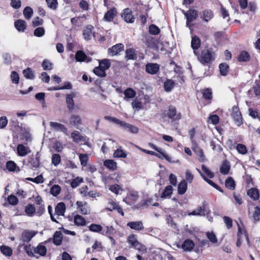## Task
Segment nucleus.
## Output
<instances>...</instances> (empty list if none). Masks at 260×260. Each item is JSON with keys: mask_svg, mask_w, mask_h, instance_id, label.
Returning a JSON list of instances; mask_svg holds the SVG:
<instances>
[{"mask_svg": "<svg viewBox=\"0 0 260 260\" xmlns=\"http://www.w3.org/2000/svg\"><path fill=\"white\" fill-rule=\"evenodd\" d=\"M214 56L211 49H205L201 51L199 59L202 63H208L214 59Z\"/></svg>", "mask_w": 260, "mask_h": 260, "instance_id": "nucleus-1", "label": "nucleus"}, {"mask_svg": "<svg viewBox=\"0 0 260 260\" xmlns=\"http://www.w3.org/2000/svg\"><path fill=\"white\" fill-rule=\"evenodd\" d=\"M183 13L186 18V25L190 28L191 25L190 23L197 18L198 16V11L194 9H190L186 12L183 11Z\"/></svg>", "mask_w": 260, "mask_h": 260, "instance_id": "nucleus-2", "label": "nucleus"}, {"mask_svg": "<svg viewBox=\"0 0 260 260\" xmlns=\"http://www.w3.org/2000/svg\"><path fill=\"white\" fill-rule=\"evenodd\" d=\"M232 116L237 126H239L243 123L242 115L237 107L234 106L233 107Z\"/></svg>", "mask_w": 260, "mask_h": 260, "instance_id": "nucleus-3", "label": "nucleus"}, {"mask_svg": "<svg viewBox=\"0 0 260 260\" xmlns=\"http://www.w3.org/2000/svg\"><path fill=\"white\" fill-rule=\"evenodd\" d=\"M37 234L36 231L25 230L22 233L20 240L24 243H28Z\"/></svg>", "mask_w": 260, "mask_h": 260, "instance_id": "nucleus-4", "label": "nucleus"}, {"mask_svg": "<svg viewBox=\"0 0 260 260\" xmlns=\"http://www.w3.org/2000/svg\"><path fill=\"white\" fill-rule=\"evenodd\" d=\"M69 124L71 126L78 128L82 124V119L79 115L73 114L69 118Z\"/></svg>", "mask_w": 260, "mask_h": 260, "instance_id": "nucleus-5", "label": "nucleus"}, {"mask_svg": "<svg viewBox=\"0 0 260 260\" xmlns=\"http://www.w3.org/2000/svg\"><path fill=\"white\" fill-rule=\"evenodd\" d=\"M76 205L77 206V209L79 210L81 214L83 215H87L90 213V208L88 206L87 202L77 201L76 203Z\"/></svg>", "mask_w": 260, "mask_h": 260, "instance_id": "nucleus-6", "label": "nucleus"}, {"mask_svg": "<svg viewBox=\"0 0 260 260\" xmlns=\"http://www.w3.org/2000/svg\"><path fill=\"white\" fill-rule=\"evenodd\" d=\"M168 117L173 121H178L181 118L180 113H177L174 107H170L167 112Z\"/></svg>", "mask_w": 260, "mask_h": 260, "instance_id": "nucleus-7", "label": "nucleus"}, {"mask_svg": "<svg viewBox=\"0 0 260 260\" xmlns=\"http://www.w3.org/2000/svg\"><path fill=\"white\" fill-rule=\"evenodd\" d=\"M108 207L106 208V209L109 211H112L114 210H116L119 213H120L121 215H124V212L122 211V209L119 207V206L112 199H109Z\"/></svg>", "mask_w": 260, "mask_h": 260, "instance_id": "nucleus-8", "label": "nucleus"}, {"mask_svg": "<svg viewBox=\"0 0 260 260\" xmlns=\"http://www.w3.org/2000/svg\"><path fill=\"white\" fill-rule=\"evenodd\" d=\"M93 29L94 27L92 25H88L84 28L83 36L85 40H90L94 36V33L93 31Z\"/></svg>", "mask_w": 260, "mask_h": 260, "instance_id": "nucleus-9", "label": "nucleus"}, {"mask_svg": "<svg viewBox=\"0 0 260 260\" xmlns=\"http://www.w3.org/2000/svg\"><path fill=\"white\" fill-rule=\"evenodd\" d=\"M123 50L124 45L121 43H119L110 48L108 50V52L109 55L113 56L117 55L119 52Z\"/></svg>", "mask_w": 260, "mask_h": 260, "instance_id": "nucleus-10", "label": "nucleus"}, {"mask_svg": "<svg viewBox=\"0 0 260 260\" xmlns=\"http://www.w3.org/2000/svg\"><path fill=\"white\" fill-rule=\"evenodd\" d=\"M209 211L206 209V206L203 204L202 206L199 207L197 210H194L192 212L188 213L189 216H205L208 214Z\"/></svg>", "mask_w": 260, "mask_h": 260, "instance_id": "nucleus-11", "label": "nucleus"}, {"mask_svg": "<svg viewBox=\"0 0 260 260\" xmlns=\"http://www.w3.org/2000/svg\"><path fill=\"white\" fill-rule=\"evenodd\" d=\"M121 17L126 22L133 23L134 22L135 18L132 15V11L129 9H125L123 11Z\"/></svg>", "mask_w": 260, "mask_h": 260, "instance_id": "nucleus-12", "label": "nucleus"}, {"mask_svg": "<svg viewBox=\"0 0 260 260\" xmlns=\"http://www.w3.org/2000/svg\"><path fill=\"white\" fill-rule=\"evenodd\" d=\"M127 242L131 246L137 249H140L141 248V244L137 240V236L134 234H131L128 237Z\"/></svg>", "mask_w": 260, "mask_h": 260, "instance_id": "nucleus-13", "label": "nucleus"}, {"mask_svg": "<svg viewBox=\"0 0 260 260\" xmlns=\"http://www.w3.org/2000/svg\"><path fill=\"white\" fill-rule=\"evenodd\" d=\"M50 126L54 131L57 132H61L66 133L68 132V128L62 124L56 122H50Z\"/></svg>", "mask_w": 260, "mask_h": 260, "instance_id": "nucleus-14", "label": "nucleus"}, {"mask_svg": "<svg viewBox=\"0 0 260 260\" xmlns=\"http://www.w3.org/2000/svg\"><path fill=\"white\" fill-rule=\"evenodd\" d=\"M159 70V65L157 63H148L146 65V71L148 73L154 75Z\"/></svg>", "mask_w": 260, "mask_h": 260, "instance_id": "nucleus-15", "label": "nucleus"}, {"mask_svg": "<svg viewBox=\"0 0 260 260\" xmlns=\"http://www.w3.org/2000/svg\"><path fill=\"white\" fill-rule=\"evenodd\" d=\"M18 155L20 156H25L30 153L31 150L28 147H25L23 144H19L17 147Z\"/></svg>", "mask_w": 260, "mask_h": 260, "instance_id": "nucleus-16", "label": "nucleus"}, {"mask_svg": "<svg viewBox=\"0 0 260 260\" xmlns=\"http://www.w3.org/2000/svg\"><path fill=\"white\" fill-rule=\"evenodd\" d=\"M200 17L205 22H209L213 17V13L211 10H205L200 13Z\"/></svg>", "mask_w": 260, "mask_h": 260, "instance_id": "nucleus-17", "label": "nucleus"}, {"mask_svg": "<svg viewBox=\"0 0 260 260\" xmlns=\"http://www.w3.org/2000/svg\"><path fill=\"white\" fill-rule=\"evenodd\" d=\"M243 234L245 235V238H246V241L247 242V244L250 247V242H249V238H248L247 234L245 232V231L244 230H243L240 227V226L239 225H238V240L236 243V245L238 247H240L241 246V243H242L241 236V235H242Z\"/></svg>", "mask_w": 260, "mask_h": 260, "instance_id": "nucleus-18", "label": "nucleus"}, {"mask_svg": "<svg viewBox=\"0 0 260 260\" xmlns=\"http://www.w3.org/2000/svg\"><path fill=\"white\" fill-rule=\"evenodd\" d=\"M66 209V205L64 203L60 202L57 204L55 209V215H57V218H58L59 216L64 215Z\"/></svg>", "mask_w": 260, "mask_h": 260, "instance_id": "nucleus-19", "label": "nucleus"}, {"mask_svg": "<svg viewBox=\"0 0 260 260\" xmlns=\"http://www.w3.org/2000/svg\"><path fill=\"white\" fill-rule=\"evenodd\" d=\"M127 226L136 231H141L144 229L142 221L129 222L127 223Z\"/></svg>", "mask_w": 260, "mask_h": 260, "instance_id": "nucleus-20", "label": "nucleus"}, {"mask_svg": "<svg viewBox=\"0 0 260 260\" xmlns=\"http://www.w3.org/2000/svg\"><path fill=\"white\" fill-rule=\"evenodd\" d=\"M192 149L199 157V160L200 161H204L205 157L204 155L203 151L197 145L196 142L192 143Z\"/></svg>", "mask_w": 260, "mask_h": 260, "instance_id": "nucleus-21", "label": "nucleus"}, {"mask_svg": "<svg viewBox=\"0 0 260 260\" xmlns=\"http://www.w3.org/2000/svg\"><path fill=\"white\" fill-rule=\"evenodd\" d=\"M40 155L39 152L36 154V157H30L28 162L30 164L32 169H35L39 168L40 166Z\"/></svg>", "mask_w": 260, "mask_h": 260, "instance_id": "nucleus-22", "label": "nucleus"}, {"mask_svg": "<svg viewBox=\"0 0 260 260\" xmlns=\"http://www.w3.org/2000/svg\"><path fill=\"white\" fill-rule=\"evenodd\" d=\"M14 26L18 31L23 32L26 29V23L24 20L18 19L15 21Z\"/></svg>", "mask_w": 260, "mask_h": 260, "instance_id": "nucleus-23", "label": "nucleus"}, {"mask_svg": "<svg viewBox=\"0 0 260 260\" xmlns=\"http://www.w3.org/2000/svg\"><path fill=\"white\" fill-rule=\"evenodd\" d=\"M67 107L68 110L72 112L75 109V103L73 100V95L72 94H68L66 96Z\"/></svg>", "mask_w": 260, "mask_h": 260, "instance_id": "nucleus-24", "label": "nucleus"}, {"mask_svg": "<svg viewBox=\"0 0 260 260\" xmlns=\"http://www.w3.org/2000/svg\"><path fill=\"white\" fill-rule=\"evenodd\" d=\"M201 46V40L200 38L194 36L192 38L191 42V48L193 49V53L195 54H197L196 53V50L199 49Z\"/></svg>", "mask_w": 260, "mask_h": 260, "instance_id": "nucleus-25", "label": "nucleus"}, {"mask_svg": "<svg viewBox=\"0 0 260 260\" xmlns=\"http://www.w3.org/2000/svg\"><path fill=\"white\" fill-rule=\"evenodd\" d=\"M137 58V56L135 49L128 48L126 50L125 56L126 60H136Z\"/></svg>", "mask_w": 260, "mask_h": 260, "instance_id": "nucleus-26", "label": "nucleus"}, {"mask_svg": "<svg viewBox=\"0 0 260 260\" xmlns=\"http://www.w3.org/2000/svg\"><path fill=\"white\" fill-rule=\"evenodd\" d=\"M35 253L39 254L41 256H45L47 252V248L43 245V243H40L34 248Z\"/></svg>", "mask_w": 260, "mask_h": 260, "instance_id": "nucleus-27", "label": "nucleus"}, {"mask_svg": "<svg viewBox=\"0 0 260 260\" xmlns=\"http://www.w3.org/2000/svg\"><path fill=\"white\" fill-rule=\"evenodd\" d=\"M121 127L133 134H137L139 129L137 127L123 121Z\"/></svg>", "mask_w": 260, "mask_h": 260, "instance_id": "nucleus-28", "label": "nucleus"}, {"mask_svg": "<svg viewBox=\"0 0 260 260\" xmlns=\"http://www.w3.org/2000/svg\"><path fill=\"white\" fill-rule=\"evenodd\" d=\"M117 12L115 8L111 9L104 15V19L107 21H111L116 16Z\"/></svg>", "mask_w": 260, "mask_h": 260, "instance_id": "nucleus-29", "label": "nucleus"}, {"mask_svg": "<svg viewBox=\"0 0 260 260\" xmlns=\"http://www.w3.org/2000/svg\"><path fill=\"white\" fill-rule=\"evenodd\" d=\"M104 165L107 169L112 171H114L117 169V163L112 159L105 160L104 162Z\"/></svg>", "mask_w": 260, "mask_h": 260, "instance_id": "nucleus-30", "label": "nucleus"}, {"mask_svg": "<svg viewBox=\"0 0 260 260\" xmlns=\"http://www.w3.org/2000/svg\"><path fill=\"white\" fill-rule=\"evenodd\" d=\"M62 240V234L60 231H56L53 235V243L56 245H60Z\"/></svg>", "mask_w": 260, "mask_h": 260, "instance_id": "nucleus-31", "label": "nucleus"}, {"mask_svg": "<svg viewBox=\"0 0 260 260\" xmlns=\"http://www.w3.org/2000/svg\"><path fill=\"white\" fill-rule=\"evenodd\" d=\"M124 94V99L128 100L129 99L134 98L136 95V91L132 88H126L123 92Z\"/></svg>", "mask_w": 260, "mask_h": 260, "instance_id": "nucleus-32", "label": "nucleus"}, {"mask_svg": "<svg viewBox=\"0 0 260 260\" xmlns=\"http://www.w3.org/2000/svg\"><path fill=\"white\" fill-rule=\"evenodd\" d=\"M194 246V243L190 240H186L182 245V248L184 251H191Z\"/></svg>", "mask_w": 260, "mask_h": 260, "instance_id": "nucleus-33", "label": "nucleus"}, {"mask_svg": "<svg viewBox=\"0 0 260 260\" xmlns=\"http://www.w3.org/2000/svg\"><path fill=\"white\" fill-rule=\"evenodd\" d=\"M126 156V152L123 150L121 146L118 147V148L114 151L113 154L114 157L125 158Z\"/></svg>", "mask_w": 260, "mask_h": 260, "instance_id": "nucleus-34", "label": "nucleus"}, {"mask_svg": "<svg viewBox=\"0 0 260 260\" xmlns=\"http://www.w3.org/2000/svg\"><path fill=\"white\" fill-rule=\"evenodd\" d=\"M187 184L186 181L182 180L178 184V192L180 194H183L186 191Z\"/></svg>", "mask_w": 260, "mask_h": 260, "instance_id": "nucleus-35", "label": "nucleus"}, {"mask_svg": "<svg viewBox=\"0 0 260 260\" xmlns=\"http://www.w3.org/2000/svg\"><path fill=\"white\" fill-rule=\"evenodd\" d=\"M74 222L77 226H84L86 223L85 218L80 215H76L74 217Z\"/></svg>", "mask_w": 260, "mask_h": 260, "instance_id": "nucleus-36", "label": "nucleus"}, {"mask_svg": "<svg viewBox=\"0 0 260 260\" xmlns=\"http://www.w3.org/2000/svg\"><path fill=\"white\" fill-rule=\"evenodd\" d=\"M247 194L253 200H257L259 198L258 191L256 188H251L247 191Z\"/></svg>", "mask_w": 260, "mask_h": 260, "instance_id": "nucleus-37", "label": "nucleus"}, {"mask_svg": "<svg viewBox=\"0 0 260 260\" xmlns=\"http://www.w3.org/2000/svg\"><path fill=\"white\" fill-rule=\"evenodd\" d=\"M35 212L36 209L35 206L32 204H28L25 208V212L28 216H33Z\"/></svg>", "mask_w": 260, "mask_h": 260, "instance_id": "nucleus-38", "label": "nucleus"}, {"mask_svg": "<svg viewBox=\"0 0 260 260\" xmlns=\"http://www.w3.org/2000/svg\"><path fill=\"white\" fill-rule=\"evenodd\" d=\"M175 82L171 79L167 80L164 83V89L167 92H170L174 88Z\"/></svg>", "mask_w": 260, "mask_h": 260, "instance_id": "nucleus-39", "label": "nucleus"}, {"mask_svg": "<svg viewBox=\"0 0 260 260\" xmlns=\"http://www.w3.org/2000/svg\"><path fill=\"white\" fill-rule=\"evenodd\" d=\"M104 119L110 122L115 123V124L118 125L119 126H120V127H121L122 123L124 121L120 120L116 117H111V116H105Z\"/></svg>", "mask_w": 260, "mask_h": 260, "instance_id": "nucleus-40", "label": "nucleus"}, {"mask_svg": "<svg viewBox=\"0 0 260 260\" xmlns=\"http://www.w3.org/2000/svg\"><path fill=\"white\" fill-rule=\"evenodd\" d=\"M230 170V166L229 163L226 160L224 161L220 167V172L224 175H226L229 173Z\"/></svg>", "mask_w": 260, "mask_h": 260, "instance_id": "nucleus-41", "label": "nucleus"}, {"mask_svg": "<svg viewBox=\"0 0 260 260\" xmlns=\"http://www.w3.org/2000/svg\"><path fill=\"white\" fill-rule=\"evenodd\" d=\"M158 153H156V155H155V156L160 158L163 159L165 158L168 161L171 162H173L172 161L171 157L168 155L166 153L165 151L162 150V149L160 151H157Z\"/></svg>", "mask_w": 260, "mask_h": 260, "instance_id": "nucleus-42", "label": "nucleus"}, {"mask_svg": "<svg viewBox=\"0 0 260 260\" xmlns=\"http://www.w3.org/2000/svg\"><path fill=\"white\" fill-rule=\"evenodd\" d=\"M71 137L73 141L76 143H79L83 139V137L78 131H75L71 134Z\"/></svg>", "mask_w": 260, "mask_h": 260, "instance_id": "nucleus-43", "label": "nucleus"}, {"mask_svg": "<svg viewBox=\"0 0 260 260\" xmlns=\"http://www.w3.org/2000/svg\"><path fill=\"white\" fill-rule=\"evenodd\" d=\"M23 14L25 19L29 20L33 15V10L30 7H26L23 11Z\"/></svg>", "mask_w": 260, "mask_h": 260, "instance_id": "nucleus-44", "label": "nucleus"}, {"mask_svg": "<svg viewBox=\"0 0 260 260\" xmlns=\"http://www.w3.org/2000/svg\"><path fill=\"white\" fill-rule=\"evenodd\" d=\"M87 58L86 54L82 51H78L76 53L75 59L77 61H86Z\"/></svg>", "mask_w": 260, "mask_h": 260, "instance_id": "nucleus-45", "label": "nucleus"}, {"mask_svg": "<svg viewBox=\"0 0 260 260\" xmlns=\"http://www.w3.org/2000/svg\"><path fill=\"white\" fill-rule=\"evenodd\" d=\"M173 187L171 185H168L166 187L165 190L161 194V198H165L170 197L172 193Z\"/></svg>", "mask_w": 260, "mask_h": 260, "instance_id": "nucleus-46", "label": "nucleus"}, {"mask_svg": "<svg viewBox=\"0 0 260 260\" xmlns=\"http://www.w3.org/2000/svg\"><path fill=\"white\" fill-rule=\"evenodd\" d=\"M250 55L248 53L245 51H242L238 56L239 61H247L249 60Z\"/></svg>", "mask_w": 260, "mask_h": 260, "instance_id": "nucleus-47", "label": "nucleus"}, {"mask_svg": "<svg viewBox=\"0 0 260 260\" xmlns=\"http://www.w3.org/2000/svg\"><path fill=\"white\" fill-rule=\"evenodd\" d=\"M197 170L198 171V172L200 173V174L201 175V176L202 177V178L208 183H209L210 185H211L212 186H213V187L216 188L217 189L219 190V191H221L222 192V190L219 189V187L216 184H215L213 181H212L211 180L207 179L206 176L204 175V174L198 169H197Z\"/></svg>", "mask_w": 260, "mask_h": 260, "instance_id": "nucleus-48", "label": "nucleus"}, {"mask_svg": "<svg viewBox=\"0 0 260 260\" xmlns=\"http://www.w3.org/2000/svg\"><path fill=\"white\" fill-rule=\"evenodd\" d=\"M111 65L110 61L108 59H104L102 60L99 62V66L103 69L105 71L106 70L108 69Z\"/></svg>", "mask_w": 260, "mask_h": 260, "instance_id": "nucleus-49", "label": "nucleus"}, {"mask_svg": "<svg viewBox=\"0 0 260 260\" xmlns=\"http://www.w3.org/2000/svg\"><path fill=\"white\" fill-rule=\"evenodd\" d=\"M132 106L133 109H135L138 111L142 109L143 108L141 101L137 99H135L132 102Z\"/></svg>", "mask_w": 260, "mask_h": 260, "instance_id": "nucleus-50", "label": "nucleus"}, {"mask_svg": "<svg viewBox=\"0 0 260 260\" xmlns=\"http://www.w3.org/2000/svg\"><path fill=\"white\" fill-rule=\"evenodd\" d=\"M226 187L231 190H234L235 188V183L234 179L232 177H229L226 179L225 182Z\"/></svg>", "mask_w": 260, "mask_h": 260, "instance_id": "nucleus-51", "label": "nucleus"}, {"mask_svg": "<svg viewBox=\"0 0 260 260\" xmlns=\"http://www.w3.org/2000/svg\"><path fill=\"white\" fill-rule=\"evenodd\" d=\"M222 76H226L229 72V66L226 63H220L219 66Z\"/></svg>", "mask_w": 260, "mask_h": 260, "instance_id": "nucleus-52", "label": "nucleus"}, {"mask_svg": "<svg viewBox=\"0 0 260 260\" xmlns=\"http://www.w3.org/2000/svg\"><path fill=\"white\" fill-rule=\"evenodd\" d=\"M93 72L95 75L101 77H104L106 75L104 70L101 68L100 66L95 68L93 70Z\"/></svg>", "mask_w": 260, "mask_h": 260, "instance_id": "nucleus-53", "label": "nucleus"}, {"mask_svg": "<svg viewBox=\"0 0 260 260\" xmlns=\"http://www.w3.org/2000/svg\"><path fill=\"white\" fill-rule=\"evenodd\" d=\"M48 7L53 10H56L58 6L57 0H46Z\"/></svg>", "mask_w": 260, "mask_h": 260, "instance_id": "nucleus-54", "label": "nucleus"}, {"mask_svg": "<svg viewBox=\"0 0 260 260\" xmlns=\"http://www.w3.org/2000/svg\"><path fill=\"white\" fill-rule=\"evenodd\" d=\"M61 188L58 185H53L50 189V193L54 197L57 196L60 192Z\"/></svg>", "mask_w": 260, "mask_h": 260, "instance_id": "nucleus-55", "label": "nucleus"}, {"mask_svg": "<svg viewBox=\"0 0 260 260\" xmlns=\"http://www.w3.org/2000/svg\"><path fill=\"white\" fill-rule=\"evenodd\" d=\"M149 32L152 35H156L160 32V29L156 25L151 24L149 27Z\"/></svg>", "mask_w": 260, "mask_h": 260, "instance_id": "nucleus-56", "label": "nucleus"}, {"mask_svg": "<svg viewBox=\"0 0 260 260\" xmlns=\"http://www.w3.org/2000/svg\"><path fill=\"white\" fill-rule=\"evenodd\" d=\"M1 252L6 256H11L12 254V249L6 246H2L1 247Z\"/></svg>", "mask_w": 260, "mask_h": 260, "instance_id": "nucleus-57", "label": "nucleus"}, {"mask_svg": "<svg viewBox=\"0 0 260 260\" xmlns=\"http://www.w3.org/2000/svg\"><path fill=\"white\" fill-rule=\"evenodd\" d=\"M23 73L24 74V77H26L27 79H33L35 78V75L32 70L30 68H27L24 70L23 72Z\"/></svg>", "mask_w": 260, "mask_h": 260, "instance_id": "nucleus-58", "label": "nucleus"}, {"mask_svg": "<svg viewBox=\"0 0 260 260\" xmlns=\"http://www.w3.org/2000/svg\"><path fill=\"white\" fill-rule=\"evenodd\" d=\"M61 158L59 154H54L52 156L51 161L52 164L55 166H57L60 162Z\"/></svg>", "mask_w": 260, "mask_h": 260, "instance_id": "nucleus-59", "label": "nucleus"}, {"mask_svg": "<svg viewBox=\"0 0 260 260\" xmlns=\"http://www.w3.org/2000/svg\"><path fill=\"white\" fill-rule=\"evenodd\" d=\"M45 29L43 27H39L36 28L34 31V34L36 37H42L45 34Z\"/></svg>", "mask_w": 260, "mask_h": 260, "instance_id": "nucleus-60", "label": "nucleus"}, {"mask_svg": "<svg viewBox=\"0 0 260 260\" xmlns=\"http://www.w3.org/2000/svg\"><path fill=\"white\" fill-rule=\"evenodd\" d=\"M202 170L204 174L209 178H212L214 177V173L211 172L206 166L204 165L202 166Z\"/></svg>", "mask_w": 260, "mask_h": 260, "instance_id": "nucleus-61", "label": "nucleus"}, {"mask_svg": "<svg viewBox=\"0 0 260 260\" xmlns=\"http://www.w3.org/2000/svg\"><path fill=\"white\" fill-rule=\"evenodd\" d=\"M79 159L81 162V165L83 167H85L87 165L88 159V155L86 154H80L79 155Z\"/></svg>", "mask_w": 260, "mask_h": 260, "instance_id": "nucleus-62", "label": "nucleus"}, {"mask_svg": "<svg viewBox=\"0 0 260 260\" xmlns=\"http://www.w3.org/2000/svg\"><path fill=\"white\" fill-rule=\"evenodd\" d=\"M236 149L239 153L242 154H245L247 152L246 147L242 144H238Z\"/></svg>", "mask_w": 260, "mask_h": 260, "instance_id": "nucleus-63", "label": "nucleus"}, {"mask_svg": "<svg viewBox=\"0 0 260 260\" xmlns=\"http://www.w3.org/2000/svg\"><path fill=\"white\" fill-rule=\"evenodd\" d=\"M6 168L9 171L14 172L16 170L17 165L13 161L10 160L7 162Z\"/></svg>", "mask_w": 260, "mask_h": 260, "instance_id": "nucleus-64", "label": "nucleus"}]
</instances>
